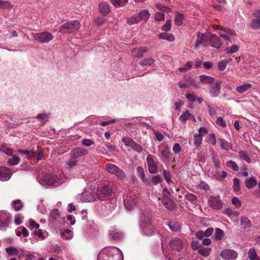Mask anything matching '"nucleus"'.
Instances as JSON below:
<instances>
[{"instance_id":"nucleus-33","label":"nucleus","mask_w":260,"mask_h":260,"mask_svg":"<svg viewBox=\"0 0 260 260\" xmlns=\"http://www.w3.org/2000/svg\"><path fill=\"white\" fill-rule=\"evenodd\" d=\"M239 157L246 161L247 163H250L251 159L248 153L244 151H240L238 152Z\"/></svg>"},{"instance_id":"nucleus-32","label":"nucleus","mask_w":260,"mask_h":260,"mask_svg":"<svg viewBox=\"0 0 260 260\" xmlns=\"http://www.w3.org/2000/svg\"><path fill=\"white\" fill-rule=\"evenodd\" d=\"M241 224L244 228H249L251 226L250 220L246 216H242L241 218Z\"/></svg>"},{"instance_id":"nucleus-36","label":"nucleus","mask_w":260,"mask_h":260,"mask_svg":"<svg viewBox=\"0 0 260 260\" xmlns=\"http://www.w3.org/2000/svg\"><path fill=\"white\" fill-rule=\"evenodd\" d=\"M111 3L116 7H123L128 2L127 0H111Z\"/></svg>"},{"instance_id":"nucleus-53","label":"nucleus","mask_w":260,"mask_h":260,"mask_svg":"<svg viewBox=\"0 0 260 260\" xmlns=\"http://www.w3.org/2000/svg\"><path fill=\"white\" fill-rule=\"evenodd\" d=\"M250 26L254 29H260V19H253L251 23Z\"/></svg>"},{"instance_id":"nucleus-39","label":"nucleus","mask_w":260,"mask_h":260,"mask_svg":"<svg viewBox=\"0 0 260 260\" xmlns=\"http://www.w3.org/2000/svg\"><path fill=\"white\" fill-rule=\"evenodd\" d=\"M248 255V257L250 260H259L254 248H251L249 249Z\"/></svg>"},{"instance_id":"nucleus-51","label":"nucleus","mask_w":260,"mask_h":260,"mask_svg":"<svg viewBox=\"0 0 260 260\" xmlns=\"http://www.w3.org/2000/svg\"><path fill=\"white\" fill-rule=\"evenodd\" d=\"M37 118L41 120V124L43 125L47 121L48 116L46 114L42 113L38 115Z\"/></svg>"},{"instance_id":"nucleus-5","label":"nucleus","mask_w":260,"mask_h":260,"mask_svg":"<svg viewBox=\"0 0 260 260\" xmlns=\"http://www.w3.org/2000/svg\"><path fill=\"white\" fill-rule=\"evenodd\" d=\"M213 28L215 29L220 30L218 35L225 41L226 44L232 42V38L235 35V32L234 30L217 25H213Z\"/></svg>"},{"instance_id":"nucleus-61","label":"nucleus","mask_w":260,"mask_h":260,"mask_svg":"<svg viewBox=\"0 0 260 260\" xmlns=\"http://www.w3.org/2000/svg\"><path fill=\"white\" fill-rule=\"evenodd\" d=\"M197 95L194 92H191L186 94V98L191 102H194L196 100Z\"/></svg>"},{"instance_id":"nucleus-24","label":"nucleus","mask_w":260,"mask_h":260,"mask_svg":"<svg viewBox=\"0 0 260 260\" xmlns=\"http://www.w3.org/2000/svg\"><path fill=\"white\" fill-rule=\"evenodd\" d=\"M99 9L100 13L104 16L108 15L110 12L109 6L106 2H102L99 4Z\"/></svg>"},{"instance_id":"nucleus-8","label":"nucleus","mask_w":260,"mask_h":260,"mask_svg":"<svg viewBox=\"0 0 260 260\" xmlns=\"http://www.w3.org/2000/svg\"><path fill=\"white\" fill-rule=\"evenodd\" d=\"M80 27V23L78 20H73L62 24L60 31L62 34H69L77 31Z\"/></svg>"},{"instance_id":"nucleus-60","label":"nucleus","mask_w":260,"mask_h":260,"mask_svg":"<svg viewBox=\"0 0 260 260\" xmlns=\"http://www.w3.org/2000/svg\"><path fill=\"white\" fill-rule=\"evenodd\" d=\"M171 27V20L170 19L167 20L164 25L162 26L161 29L164 31H168Z\"/></svg>"},{"instance_id":"nucleus-43","label":"nucleus","mask_w":260,"mask_h":260,"mask_svg":"<svg viewBox=\"0 0 260 260\" xmlns=\"http://www.w3.org/2000/svg\"><path fill=\"white\" fill-rule=\"evenodd\" d=\"M226 165L228 168H231L234 171H237L239 170V166L233 160L228 161L226 163Z\"/></svg>"},{"instance_id":"nucleus-1","label":"nucleus","mask_w":260,"mask_h":260,"mask_svg":"<svg viewBox=\"0 0 260 260\" xmlns=\"http://www.w3.org/2000/svg\"><path fill=\"white\" fill-rule=\"evenodd\" d=\"M37 179L42 186L49 188L60 186L67 181L68 178L63 173H58L57 174L48 173L39 176Z\"/></svg>"},{"instance_id":"nucleus-31","label":"nucleus","mask_w":260,"mask_h":260,"mask_svg":"<svg viewBox=\"0 0 260 260\" xmlns=\"http://www.w3.org/2000/svg\"><path fill=\"white\" fill-rule=\"evenodd\" d=\"M141 21H147L150 16V13L148 10H144L138 13Z\"/></svg>"},{"instance_id":"nucleus-45","label":"nucleus","mask_w":260,"mask_h":260,"mask_svg":"<svg viewBox=\"0 0 260 260\" xmlns=\"http://www.w3.org/2000/svg\"><path fill=\"white\" fill-rule=\"evenodd\" d=\"M122 142L124 144L125 146L131 147L135 142L132 138L128 137H123L122 139Z\"/></svg>"},{"instance_id":"nucleus-38","label":"nucleus","mask_w":260,"mask_h":260,"mask_svg":"<svg viewBox=\"0 0 260 260\" xmlns=\"http://www.w3.org/2000/svg\"><path fill=\"white\" fill-rule=\"evenodd\" d=\"M219 141L220 143V147L221 149H224L226 151L231 149V145L229 142L223 139H220Z\"/></svg>"},{"instance_id":"nucleus-35","label":"nucleus","mask_w":260,"mask_h":260,"mask_svg":"<svg viewBox=\"0 0 260 260\" xmlns=\"http://www.w3.org/2000/svg\"><path fill=\"white\" fill-rule=\"evenodd\" d=\"M12 206L14 209L16 211H19L23 206L21 201L20 200L13 201L12 202Z\"/></svg>"},{"instance_id":"nucleus-22","label":"nucleus","mask_w":260,"mask_h":260,"mask_svg":"<svg viewBox=\"0 0 260 260\" xmlns=\"http://www.w3.org/2000/svg\"><path fill=\"white\" fill-rule=\"evenodd\" d=\"M88 153V151L85 149L82 148H76L72 150V155L73 157L76 158L86 155Z\"/></svg>"},{"instance_id":"nucleus-2","label":"nucleus","mask_w":260,"mask_h":260,"mask_svg":"<svg viewBox=\"0 0 260 260\" xmlns=\"http://www.w3.org/2000/svg\"><path fill=\"white\" fill-rule=\"evenodd\" d=\"M113 194L112 186L109 184H105L103 186L101 190H99L96 192L92 191L90 193L86 195L87 197L86 201L91 202L98 200H103L106 198L107 199H110L114 198Z\"/></svg>"},{"instance_id":"nucleus-34","label":"nucleus","mask_w":260,"mask_h":260,"mask_svg":"<svg viewBox=\"0 0 260 260\" xmlns=\"http://www.w3.org/2000/svg\"><path fill=\"white\" fill-rule=\"evenodd\" d=\"M224 235V233L223 230L217 228L214 234V238L217 240H220L223 238Z\"/></svg>"},{"instance_id":"nucleus-62","label":"nucleus","mask_w":260,"mask_h":260,"mask_svg":"<svg viewBox=\"0 0 260 260\" xmlns=\"http://www.w3.org/2000/svg\"><path fill=\"white\" fill-rule=\"evenodd\" d=\"M192 66V63L191 62H188L184 67L179 68L178 70L180 72H183L189 70L190 68H191Z\"/></svg>"},{"instance_id":"nucleus-13","label":"nucleus","mask_w":260,"mask_h":260,"mask_svg":"<svg viewBox=\"0 0 260 260\" xmlns=\"http://www.w3.org/2000/svg\"><path fill=\"white\" fill-rule=\"evenodd\" d=\"M155 157L151 154L148 155L146 158V161L148 167V170L151 174L157 172V162L155 160Z\"/></svg>"},{"instance_id":"nucleus-4","label":"nucleus","mask_w":260,"mask_h":260,"mask_svg":"<svg viewBox=\"0 0 260 260\" xmlns=\"http://www.w3.org/2000/svg\"><path fill=\"white\" fill-rule=\"evenodd\" d=\"M98 260H123V256L122 251L114 246L100 253Z\"/></svg>"},{"instance_id":"nucleus-54","label":"nucleus","mask_w":260,"mask_h":260,"mask_svg":"<svg viewBox=\"0 0 260 260\" xmlns=\"http://www.w3.org/2000/svg\"><path fill=\"white\" fill-rule=\"evenodd\" d=\"M131 148L134 151H135L136 152H137L138 153H141L143 150V149L141 147V146L140 145H139V144L137 143L136 142H135L134 143V144L132 146Z\"/></svg>"},{"instance_id":"nucleus-29","label":"nucleus","mask_w":260,"mask_h":260,"mask_svg":"<svg viewBox=\"0 0 260 260\" xmlns=\"http://www.w3.org/2000/svg\"><path fill=\"white\" fill-rule=\"evenodd\" d=\"M245 183L247 188H251L256 186L257 181L255 177H252L246 180Z\"/></svg>"},{"instance_id":"nucleus-3","label":"nucleus","mask_w":260,"mask_h":260,"mask_svg":"<svg viewBox=\"0 0 260 260\" xmlns=\"http://www.w3.org/2000/svg\"><path fill=\"white\" fill-rule=\"evenodd\" d=\"M140 222L142 232L146 236H151L156 233V230L151 222V215L148 212L142 214Z\"/></svg>"},{"instance_id":"nucleus-48","label":"nucleus","mask_w":260,"mask_h":260,"mask_svg":"<svg viewBox=\"0 0 260 260\" xmlns=\"http://www.w3.org/2000/svg\"><path fill=\"white\" fill-rule=\"evenodd\" d=\"M13 6L9 1L0 0V8L11 9Z\"/></svg>"},{"instance_id":"nucleus-49","label":"nucleus","mask_w":260,"mask_h":260,"mask_svg":"<svg viewBox=\"0 0 260 260\" xmlns=\"http://www.w3.org/2000/svg\"><path fill=\"white\" fill-rule=\"evenodd\" d=\"M155 62V60L153 58L144 59L142 60L140 64L142 66H151Z\"/></svg>"},{"instance_id":"nucleus-59","label":"nucleus","mask_w":260,"mask_h":260,"mask_svg":"<svg viewBox=\"0 0 260 260\" xmlns=\"http://www.w3.org/2000/svg\"><path fill=\"white\" fill-rule=\"evenodd\" d=\"M189 117H191V114L189 113L188 111H186L183 114H182L180 116L179 118L181 121L184 122L186 120H188L189 119Z\"/></svg>"},{"instance_id":"nucleus-20","label":"nucleus","mask_w":260,"mask_h":260,"mask_svg":"<svg viewBox=\"0 0 260 260\" xmlns=\"http://www.w3.org/2000/svg\"><path fill=\"white\" fill-rule=\"evenodd\" d=\"M11 176L10 170L6 167H0V180L7 181Z\"/></svg>"},{"instance_id":"nucleus-52","label":"nucleus","mask_w":260,"mask_h":260,"mask_svg":"<svg viewBox=\"0 0 260 260\" xmlns=\"http://www.w3.org/2000/svg\"><path fill=\"white\" fill-rule=\"evenodd\" d=\"M233 188L235 192L238 191L240 189V181L237 178L234 179Z\"/></svg>"},{"instance_id":"nucleus-26","label":"nucleus","mask_w":260,"mask_h":260,"mask_svg":"<svg viewBox=\"0 0 260 260\" xmlns=\"http://www.w3.org/2000/svg\"><path fill=\"white\" fill-rule=\"evenodd\" d=\"M252 84L249 83H245L236 88V90L239 93H243L252 88Z\"/></svg>"},{"instance_id":"nucleus-46","label":"nucleus","mask_w":260,"mask_h":260,"mask_svg":"<svg viewBox=\"0 0 260 260\" xmlns=\"http://www.w3.org/2000/svg\"><path fill=\"white\" fill-rule=\"evenodd\" d=\"M239 49V46L237 45H233L226 48V52L228 54L234 53Z\"/></svg>"},{"instance_id":"nucleus-50","label":"nucleus","mask_w":260,"mask_h":260,"mask_svg":"<svg viewBox=\"0 0 260 260\" xmlns=\"http://www.w3.org/2000/svg\"><path fill=\"white\" fill-rule=\"evenodd\" d=\"M6 251L7 253L10 255H17L18 252V250L16 248L12 246L6 248Z\"/></svg>"},{"instance_id":"nucleus-11","label":"nucleus","mask_w":260,"mask_h":260,"mask_svg":"<svg viewBox=\"0 0 260 260\" xmlns=\"http://www.w3.org/2000/svg\"><path fill=\"white\" fill-rule=\"evenodd\" d=\"M208 203L209 206L214 210H220L222 208V202L218 196L209 197Z\"/></svg>"},{"instance_id":"nucleus-41","label":"nucleus","mask_w":260,"mask_h":260,"mask_svg":"<svg viewBox=\"0 0 260 260\" xmlns=\"http://www.w3.org/2000/svg\"><path fill=\"white\" fill-rule=\"evenodd\" d=\"M168 225L172 231L175 232L178 231L180 228L179 224L178 222L174 221H170L168 224Z\"/></svg>"},{"instance_id":"nucleus-6","label":"nucleus","mask_w":260,"mask_h":260,"mask_svg":"<svg viewBox=\"0 0 260 260\" xmlns=\"http://www.w3.org/2000/svg\"><path fill=\"white\" fill-rule=\"evenodd\" d=\"M105 170L111 175H115L118 179L123 180L126 178L125 172L118 166L113 164H106Z\"/></svg>"},{"instance_id":"nucleus-16","label":"nucleus","mask_w":260,"mask_h":260,"mask_svg":"<svg viewBox=\"0 0 260 260\" xmlns=\"http://www.w3.org/2000/svg\"><path fill=\"white\" fill-rule=\"evenodd\" d=\"M109 235L111 239L115 240H121L124 237V233L117 229L115 226L111 228L109 232Z\"/></svg>"},{"instance_id":"nucleus-58","label":"nucleus","mask_w":260,"mask_h":260,"mask_svg":"<svg viewBox=\"0 0 260 260\" xmlns=\"http://www.w3.org/2000/svg\"><path fill=\"white\" fill-rule=\"evenodd\" d=\"M50 217L54 220H57L59 217V212L58 209H54L51 211Z\"/></svg>"},{"instance_id":"nucleus-10","label":"nucleus","mask_w":260,"mask_h":260,"mask_svg":"<svg viewBox=\"0 0 260 260\" xmlns=\"http://www.w3.org/2000/svg\"><path fill=\"white\" fill-rule=\"evenodd\" d=\"M156 8L158 10L160 11V12H157L155 15L154 19L156 21L163 20L165 18L164 12L169 13L171 11L170 8L162 5L160 4H157Z\"/></svg>"},{"instance_id":"nucleus-64","label":"nucleus","mask_w":260,"mask_h":260,"mask_svg":"<svg viewBox=\"0 0 260 260\" xmlns=\"http://www.w3.org/2000/svg\"><path fill=\"white\" fill-rule=\"evenodd\" d=\"M185 198L186 199L191 202V203H193L194 202L196 201L197 199V197L192 193H187L186 195H185Z\"/></svg>"},{"instance_id":"nucleus-27","label":"nucleus","mask_w":260,"mask_h":260,"mask_svg":"<svg viewBox=\"0 0 260 260\" xmlns=\"http://www.w3.org/2000/svg\"><path fill=\"white\" fill-rule=\"evenodd\" d=\"M200 82L203 84H212L214 81V79L209 76L202 75L199 76Z\"/></svg>"},{"instance_id":"nucleus-37","label":"nucleus","mask_w":260,"mask_h":260,"mask_svg":"<svg viewBox=\"0 0 260 260\" xmlns=\"http://www.w3.org/2000/svg\"><path fill=\"white\" fill-rule=\"evenodd\" d=\"M19 152L23 155H26V157L28 159L35 157V153L32 151H28L26 150H19Z\"/></svg>"},{"instance_id":"nucleus-7","label":"nucleus","mask_w":260,"mask_h":260,"mask_svg":"<svg viewBox=\"0 0 260 260\" xmlns=\"http://www.w3.org/2000/svg\"><path fill=\"white\" fill-rule=\"evenodd\" d=\"M210 38H211V32H206L197 33V38L194 43V47L198 49L201 45L207 46L209 45Z\"/></svg>"},{"instance_id":"nucleus-9","label":"nucleus","mask_w":260,"mask_h":260,"mask_svg":"<svg viewBox=\"0 0 260 260\" xmlns=\"http://www.w3.org/2000/svg\"><path fill=\"white\" fill-rule=\"evenodd\" d=\"M34 38L40 43H48L53 39V35L48 31L33 34Z\"/></svg>"},{"instance_id":"nucleus-14","label":"nucleus","mask_w":260,"mask_h":260,"mask_svg":"<svg viewBox=\"0 0 260 260\" xmlns=\"http://www.w3.org/2000/svg\"><path fill=\"white\" fill-rule=\"evenodd\" d=\"M158 200L161 201V203L164 205L165 208L169 210L172 211L176 210V204L167 196L164 195L161 199L159 198Z\"/></svg>"},{"instance_id":"nucleus-17","label":"nucleus","mask_w":260,"mask_h":260,"mask_svg":"<svg viewBox=\"0 0 260 260\" xmlns=\"http://www.w3.org/2000/svg\"><path fill=\"white\" fill-rule=\"evenodd\" d=\"M220 255L222 258L225 260L235 258L238 255L236 251L231 249L222 250L221 251Z\"/></svg>"},{"instance_id":"nucleus-40","label":"nucleus","mask_w":260,"mask_h":260,"mask_svg":"<svg viewBox=\"0 0 260 260\" xmlns=\"http://www.w3.org/2000/svg\"><path fill=\"white\" fill-rule=\"evenodd\" d=\"M229 62V60H228V59H223V60L220 61L218 63V65H217L218 69L220 71H224L225 69Z\"/></svg>"},{"instance_id":"nucleus-12","label":"nucleus","mask_w":260,"mask_h":260,"mask_svg":"<svg viewBox=\"0 0 260 260\" xmlns=\"http://www.w3.org/2000/svg\"><path fill=\"white\" fill-rule=\"evenodd\" d=\"M11 217L9 213L5 211H0V229L3 230L8 227Z\"/></svg>"},{"instance_id":"nucleus-57","label":"nucleus","mask_w":260,"mask_h":260,"mask_svg":"<svg viewBox=\"0 0 260 260\" xmlns=\"http://www.w3.org/2000/svg\"><path fill=\"white\" fill-rule=\"evenodd\" d=\"M33 234L34 236H38L40 239L42 240L46 238V235H45V233L43 232L41 230L34 231Z\"/></svg>"},{"instance_id":"nucleus-56","label":"nucleus","mask_w":260,"mask_h":260,"mask_svg":"<svg viewBox=\"0 0 260 260\" xmlns=\"http://www.w3.org/2000/svg\"><path fill=\"white\" fill-rule=\"evenodd\" d=\"M163 176H164L165 179L167 182V183H170L172 182L170 173L169 171H168L166 170H164L163 171Z\"/></svg>"},{"instance_id":"nucleus-28","label":"nucleus","mask_w":260,"mask_h":260,"mask_svg":"<svg viewBox=\"0 0 260 260\" xmlns=\"http://www.w3.org/2000/svg\"><path fill=\"white\" fill-rule=\"evenodd\" d=\"M126 21L129 25H133L140 22L141 20L138 14L134 15L130 17H128Z\"/></svg>"},{"instance_id":"nucleus-25","label":"nucleus","mask_w":260,"mask_h":260,"mask_svg":"<svg viewBox=\"0 0 260 260\" xmlns=\"http://www.w3.org/2000/svg\"><path fill=\"white\" fill-rule=\"evenodd\" d=\"M148 49L146 47L135 48L132 50V54L135 57L141 58L143 56L144 53L146 52Z\"/></svg>"},{"instance_id":"nucleus-30","label":"nucleus","mask_w":260,"mask_h":260,"mask_svg":"<svg viewBox=\"0 0 260 260\" xmlns=\"http://www.w3.org/2000/svg\"><path fill=\"white\" fill-rule=\"evenodd\" d=\"M158 38L162 40H166L172 42L175 40V37L172 34L167 32H162L158 35Z\"/></svg>"},{"instance_id":"nucleus-15","label":"nucleus","mask_w":260,"mask_h":260,"mask_svg":"<svg viewBox=\"0 0 260 260\" xmlns=\"http://www.w3.org/2000/svg\"><path fill=\"white\" fill-rule=\"evenodd\" d=\"M136 200L137 197L136 196H127L123 201L125 208L128 211L134 209L136 206Z\"/></svg>"},{"instance_id":"nucleus-18","label":"nucleus","mask_w":260,"mask_h":260,"mask_svg":"<svg viewBox=\"0 0 260 260\" xmlns=\"http://www.w3.org/2000/svg\"><path fill=\"white\" fill-rule=\"evenodd\" d=\"M220 82H216L209 87V93L212 97H217L220 92Z\"/></svg>"},{"instance_id":"nucleus-21","label":"nucleus","mask_w":260,"mask_h":260,"mask_svg":"<svg viewBox=\"0 0 260 260\" xmlns=\"http://www.w3.org/2000/svg\"><path fill=\"white\" fill-rule=\"evenodd\" d=\"M209 44L213 47L219 48L221 46V42L217 36L211 33Z\"/></svg>"},{"instance_id":"nucleus-44","label":"nucleus","mask_w":260,"mask_h":260,"mask_svg":"<svg viewBox=\"0 0 260 260\" xmlns=\"http://www.w3.org/2000/svg\"><path fill=\"white\" fill-rule=\"evenodd\" d=\"M137 173L138 176L143 181L145 182V173L143 168L142 167H138L137 168Z\"/></svg>"},{"instance_id":"nucleus-55","label":"nucleus","mask_w":260,"mask_h":260,"mask_svg":"<svg viewBox=\"0 0 260 260\" xmlns=\"http://www.w3.org/2000/svg\"><path fill=\"white\" fill-rule=\"evenodd\" d=\"M203 136L201 135L196 134L194 136V143L196 146H199L202 142Z\"/></svg>"},{"instance_id":"nucleus-42","label":"nucleus","mask_w":260,"mask_h":260,"mask_svg":"<svg viewBox=\"0 0 260 260\" xmlns=\"http://www.w3.org/2000/svg\"><path fill=\"white\" fill-rule=\"evenodd\" d=\"M184 16L182 14L177 13L175 17V23L177 25H181L183 24Z\"/></svg>"},{"instance_id":"nucleus-47","label":"nucleus","mask_w":260,"mask_h":260,"mask_svg":"<svg viewBox=\"0 0 260 260\" xmlns=\"http://www.w3.org/2000/svg\"><path fill=\"white\" fill-rule=\"evenodd\" d=\"M12 158L8 161V164L10 166H14L19 164L20 161L19 158L16 155H12Z\"/></svg>"},{"instance_id":"nucleus-19","label":"nucleus","mask_w":260,"mask_h":260,"mask_svg":"<svg viewBox=\"0 0 260 260\" xmlns=\"http://www.w3.org/2000/svg\"><path fill=\"white\" fill-rule=\"evenodd\" d=\"M198 245H191L192 249L198 250V253L204 257L208 256L211 251V248L210 247H203L200 246L199 247Z\"/></svg>"},{"instance_id":"nucleus-63","label":"nucleus","mask_w":260,"mask_h":260,"mask_svg":"<svg viewBox=\"0 0 260 260\" xmlns=\"http://www.w3.org/2000/svg\"><path fill=\"white\" fill-rule=\"evenodd\" d=\"M161 154L162 157L164 159H168L170 157V150L167 147L161 151Z\"/></svg>"},{"instance_id":"nucleus-23","label":"nucleus","mask_w":260,"mask_h":260,"mask_svg":"<svg viewBox=\"0 0 260 260\" xmlns=\"http://www.w3.org/2000/svg\"><path fill=\"white\" fill-rule=\"evenodd\" d=\"M106 200L107 202L105 205V208L109 212H112L116 207V199L115 198H112Z\"/></svg>"}]
</instances>
